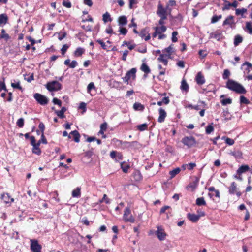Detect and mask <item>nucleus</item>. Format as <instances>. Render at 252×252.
<instances>
[{
	"mask_svg": "<svg viewBox=\"0 0 252 252\" xmlns=\"http://www.w3.org/2000/svg\"><path fill=\"white\" fill-rule=\"evenodd\" d=\"M103 20L104 23H106L108 21L111 22L112 21L110 15L108 12H106L103 15Z\"/></svg>",
	"mask_w": 252,
	"mask_h": 252,
	"instance_id": "35",
	"label": "nucleus"
},
{
	"mask_svg": "<svg viewBox=\"0 0 252 252\" xmlns=\"http://www.w3.org/2000/svg\"><path fill=\"white\" fill-rule=\"evenodd\" d=\"M241 69L244 70V72L249 73L252 70V65L250 63L245 62L242 65Z\"/></svg>",
	"mask_w": 252,
	"mask_h": 252,
	"instance_id": "13",
	"label": "nucleus"
},
{
	"mask_svg": "<svg viewBox=\"0 0 252 252\" xmlns=\"http://www.w3.org/2000/svg\"><path fill=\"white\" fill-rule=\"evenodd\" d=\"M172 52L173 48L171 46H169L168 47L163 50V54L166 55L168 58H170Z\"/></svg>",
	"mask_w": 252,
	"mask_h": 252,
	"instance_id": "26",
	"label": "nucleus"
},
{
	"mask_svg": "<svg viewBox=\"0 0 252 252\" xmlns=\"http://www.w3.org/2000/svg\"><path fill=\"white\" fill-rule=\"evenodd\" d=\"M0 38L4 39L6 41H7L10 38L9 35L7 33H6L4 29H2L1 30Z\"/></svg>",
	"mask_w": 252,
	"mask_h": 252,
	"instance_id": "37",
	"label": "nucleus"
},
{
	"mask_svg": "<svg viewBox=\"0 0 252 252\" xmlns=\"http://www.w3.org/2000/svg\"><path fill=\"white\" fill-rule=\"evenodd\" d=\"M46 88L50 92L57 91L61 89L62 84L57 81H53L47 83Z\"/></svg>",
	"mask_w": 252,
	"mask_h": 252,
	"instance_id": "2",
	"label": "nucleus"
},
{
	"mask_svg": "<svg viewBox=\"0 0 252 252\" xmlns=\"http://www.w3.org/2000/svg\"><path fill=\"white\" fill-rule=\"evenodd\" d=\"M77 65H78V63H77V61H76L75 60H73V61H72V62L70 63L69 64V66L70 68H74Z\"/></svg>",
	"mask_w": 252,
	"mask_h": 252,
	"instance_id": "62",
	"label": "nucleus"
},
{
	"mask_svg": "<svg viewBox=\"0 0 252 252\" xmlns=\"http://www.w3.org/2000/svg\"><path fill=\"white\" fill-rule=\"evenodd\" d=\"M127 23V18L126 16H121L118 18V25L120 26L126 25Z\"/></svg>",
	"mask_w": 252,
	"mask_h": 252,
	"instance_id": "22",
	"label": "nucleus"
},
{
	"mask_svg": "<svg viewBox=\"0 0 252 252\" xmlns=\"http://www.w3.org/2000/svg\"><path fill=\"white\" fill-rule=\"evenodd\" d=\"M224 2L225 3V4H224V6L222 8V10L223 11L229 10L230 9V6H231V3L226 0H224Z\"/></svg>",
	"mask_w": 252,
	"mask_h": 252,
	"instance_id": "49",
	"label": "nucleus"
},
{
	"mask_svg": "<svg viewBox=\"0 0 252 252\" xmlns=\"http://www.w3.org/2000/svg\"><path fill=\"white\" fill-rule=\"evenodd\" d=\"M188 219L193 222H195L199 219V216L195 214L189 213L187 215Z\"/></svg>",
	"mask_w": 252,
	"mask_h": 252,
	"instance_id": "20",
	"label": "nucleus"
},
{
	"mask_svg": "<svg viewBox=\"0 0 252 252\" xmlns=\"http://www.w3.org/2000/svg\"><path fill=\"white\" fill-rule=\"evenodd\" d=\"M156 234L160 240H164L166 235L164 230L159 226L157 227Z\"/></svg>",
	"mask_w": 252,
	"mask_h": 252,
	"instance_id": "12",
	"label": "nucleus"
},
{
	"mask_svg": "<svg viewBox=\"0 0 252 252\" xmlns=\"http://www.w3.org/2000/svg\"><path fill=\"white\" fill-rule=\"evenodd\" d=\"M221 103L222 105H226L227 104H230L232 103V99L230 98L223 99L221 100Z\"/></svg>",
	"mask_w": 252,
	"mask_h": 252,
	"instance_id": "46",
	"label": "nucleus"
},
{
	"mask_svg": "<svg viewBox=\"0 0 252 252\" xmlns=\"http://www.w3.org/2000/svg\"><path fill=\"white\" fill-rule=\"evenodd\" d=\"M196 81L198 85H202L205 83V79L201 72H198L196 76Z\"/></svg>",
	"mask_w": 252,
	"mask_h": 252,
	"instance_id": "18",
	"label": "nucleus"
},
{
	"mask_svg": "<svg viewBox=\"0 0 252 252\" xmlns=\"http://www.w3.org/2000/svg\"><path fill=\"white\" fill-rule=\"evenodd\" d=\"M213 123L207 126L206 128V133L207 134H210L214 131V127L212 126Z\"/></svg>",
	"mask_w": 252,
	"mask_h": 252,
	"instance_id": "43",
	"label": "nucleus"
},
{
	"mask_svg": "<svg viewBox=\"0 0 252 252\" xmlns=\"http://www.w3.org/2000/svg\"><path fill=\"white\" fill-rule=\"evenodd\" d=\"M8 16L6 14H1L0 15V26H3L5 25L8 21Z\"/></svg>",
	"mask_w": 252,
	"mask_h": 252,
	"instance_id": "19",
	"label": "nucleus"
},
{
	"mask_svg": "<svg viewBox=\"0 0 252 252\" xmlns=\"http://www.w3.org/2000/svg\"><path fill=\"white\" fill-rule=\"evenodd\" d=\"M148 127V125L147 124L144 123L142 124L139 125H138L137 126V128L138 130H139L140 131H143L147 129Z\"/></svg>",
	"mask_w": 252,
	"mask_h": 252,
	"instance_id": "39",
	"label": "nucleus"
},
{
	"mask_svg": "<svg viewBox=\"0 0 252 252\" xmlns=\"http://www.w3.org/2000/svg\"><path fill=\"white\" fill-rule=\"evenodd\" d=\"M16 124L18 127H19L20 128L23 127V126H24V119L22 118L19 119L16 122Z\"/></svg>",
	"mask_w": 252,
	"mask_h": 252,
	"instance_id": "48",
	"label": "nucleus"
},
{
	"mask_svg": "<svg viewBox=\"0 0 252 252\" xmlns=\"http://www.w3.org/2000/svg\"><path fill=\"white\" fill-rule=\"evenodd\" d=\"M85 52L84 49L78 47L74 52V55L76 57L81 56Z\"/></svg>",
	"mask_w": 252,
	"mask_h": 252,
	"instance_id": "28",
	"label": "nucleus"
},
{
	"mask_svg": "<svg viewBox=\"0 0 252 252\" xmlns=\"http://www.w3.org/2000/svg\"><path fill=\"white\" fill-rule=\"evenodd\" d=\"M58 39L59 40H62L64 37H65L66 35V33L65 32H63V33L60 32L58 33Z\"/></svg>",
	"mask_w": 252,
	"mask_h": 252,
	"instance_id": "58",
	"label": "nucleus"
},
{
	"mask_svg": "<svg viewBox=\"0 0 252 252\" xmlns=\"http://www.w3.org/2000/svg\"><path fill=\"white\" fill-rule=\"evenodd\" d=\"M222 18V15H214L211 18V23L214 24L217 22Z\"/></svg>",
	"mask_w": 252,
	"mask_h": 252,
	"instance_id": "38",
	"label": "nucleus"
},
{
	"mask_svg": "<svg viewBox=\"0 0 252 252\" xmlns=\"http://www.w3.org/2000/svg\"><path fill=\"white\" fill-rule=\"evenodd\" d=\"M167 58H168L166 55H165L164 54H162L158 58V60L161 62H162L164 65H166L168 63Z\"/></svg>",
	"mask_w": 252,
	"mask_h": 252,
	"instance_id": "30",
	"label": "nucleus"
},
{
	"mask_svg": "<svg viewBox=\"0 0 252 252\" xmlns=\"http://www.w3.org/2000/svg\"><path fill=\"white\" fill-rule=\"evenodd\" d=\"M226 88L238 94H245L246 90L240 84L232 80L228 79L226 85Z\"/></svg>",
	"mask_w": 252,
	"mask_h": 252,
	"instance_id": "1",
	"label": "nucleus"
},
{
	"mask_svg": "<svg viewBox=\"0 0 252 252\" xmlns=\"http://www.w3.org/2000/svg\"><path fill=\"white\" fill-rule=\"evenodd\" d=\"M97 42H98L99 44H100L101 45L102 48L103 49L106 50L107 49V46L105 44V43L101 39H97Z\"/></svg>",
	"mask_w": 252,
	"mask_h": 252,
	"instance_id": "54",
	"label": "nucleus"
},
{
	"mask_svg": "<svg viewBox=\"0 0 252 252\" xmlns=\"http://www.w3.org/2000/svg\"><path fill=\"white\" fill-rule=\"evenodd\" d=\"M35 99L37 101L38 103L42 105H46L48 102V98L44 95L39 94L35 93L33 95Z\"/></svg>",
	"mask_w": 252,
	"mask_h": 252,
	"instance_id": "6",
	"label": "nucleus"
},
{
	"mask_svg": "<svg viewBox=\"0 0 252 252\" xmlns=\"http://www.w3.org/2000/svg\"><path fill=\"white\" fill-rule=\"evenodd\" d=\"M119 32L121 34L125 35L127 32V30L125 28L120 27L119 29Z\"/></svg>",
	"mask_w": 252,
	"mask_h": 252,
	"instance_id": "59",
	"label": "nucleus"
},
{
	"mask_svg": "<svg viewBox=\"0 0 252 252\" xmlns=\"http://www.w3.org/2000/svg\"><path fill=\"white\" fill-rule=\"evenodd\" d=\"M148 32L146 30V29H142L140 32L139 33V36L142 37V38H143L145 36H146V35L147 34H148Z\"/></svg>",
	"mask_w": 252,
	"mask_h": 252,
	"instance_id": "51",
	"label": "nucleus"
},
{
	"mask_svg": "<svg viewBox=\"0 0 252 252\" xmlns=\"http://www.w3.org/2000/svg\"><path fill=\"white\" fill-rule=\"evenodd\" d=\"M41 141H39L37 143L32 145V152L37 155H40L41 153V151L39 148V146L40 145Z\"/></svg>",
	"mask_w": 252,
	"mask_h": 252,
	"instance_id": "15",
	"label": "nucleus"
},
{
	"mask_svg": "<svg viewBox=\"0 0 252 252\" xmlns=\"http://www.w3.org/2000/svg\"><path fill=\"white\" fill-rule=\"evenodd\" d=\"M159 117L158 118V122L159 123H162L164 121L165 119L167 116L166 111L162 108L159 109Z\"/></svg>",
	"mask_w": 252,
	"mask_h": 252,
	"instance_id": "14",
	"label": "nucleus"
},
{
	"mask_svg": "<svg viewBox=\"0 0 252 252\" xmlns=\"http://www.w3.org/2000/svg\"><path fill=\"white\" fill-rule=\"evenodd\" d=\"M250 170V167L248 165H243L241 166L237 171V172L239 174L245 173Z\"/></svg>",
	"mask_w": 252,
	"mask_h": 252,
	"instance_id": "21",
	"label": "nucleus"
},
{
	"mask_svg": "<svg viewBox=\"0 0 252 252\" xmlns=\"http://www.w3.org/2000/svg\"><path fill=\"white\" fill-rule=\"evenodd\" d=\"M245 30H247L248 32L250 34H252V25L251 22H246Z\"/></svg>",
	"mask_w": 252,
	"mask_h": 252,
	"instance_id": "40",
	"label": "nucleus"
},
{
	"mask_svg": "<svg viewBox=\"0 0 252 252\" xmlns=\"http://www.w3.org/2000/svg\"><path fill=\"white\" fill-rule=\"evenodd\" d=\"M11 86L13 88L18 89L19 90H22V89L21 86L20 85V83L19 82H16V83H12Z\"/></svg>",
	"mask_w": 252,
	"mask_h": 252,
	"instance_id": "53",
	"label": "nucleus"
},
{
	"mask_svg": "<svg viewBox=\"0 0 252 252\" xmlns=\"http://www.w3.org/2000/svg\"><path fill=\"white\" fill-rule=\"evenodd\" d=\"M135 176V179L136 181H139L141 179V174L139 172H135L134 174Z\"/></svg>",
	"mask_w": 252,
	"mask_h": 252,
	"instance_id": "64",
	"label": "nucleus"
},
{
	"mask_svg": "<svg viewBox=\"0 0 252 252\" xmlns=\"http://www.w3.org/2000/svg\"><path fill=\"white\" fill-rule=\"evenodd\" d=\"M166 27L162 26L161 27H156L154 28L155 32L152 34L153 38L156 37L158 34L163 33L166 31Z\"/></svg>",
	"mask_w": 252,
	"mask_h": 252,
	"instance_id": "11",
	"label": "nucleus"
},
{
	"mask_svg": "<svg viewBox=\"0 0 252 252\" xmlns=\"http://www.w3.org/2000/svg\"><path fill=\"white\" fill-rule=\"evenodd\" d=\"M222 139H225V142L229 145H233L234 144V140L228 137H222Z\"/></svg>",
	"mask_w": 252,
	"mask_h": 252,
	"instance_id": "42",
	"label": "nucleus"
},
{
	"mask_svg": "<svg viewBox=\"0 0 252 252\" xmlns=\"http://www.w3.org/2000/svg\"><path fill=\"white\" fill-rule=\"evenodd\" d=\"M1 198L5 203H8L14 201V199L11 198L8 193H3L1 194Z\"/></svg>",
	"mask_w": 252,
	"mask_h": 252,
	"instance_id": "16",
	"label": "nucleus"
},
{
	"mask_svg": "<svg viewBox=\"0 0 252 252\" xmlns=\"http://www.w3.org/2000/svg\"><path fill=\"white\" fill-rule=\"evenodd\" d=\"M56 114L57 115L58 117H59L61 118H63L65 117V116L64 115V113H63L61 111L59 110H56L55 111Z\"/></svg>",
	"mask_w": 252,
	"mask_h": 252,
	"instance_id": "63",
	"label": "nucleus"
},
{
	"mask_svg": "<svg viewBox=\"0 0 252 252\" xmlns=\"http://www.w3.org/2000/svg\"><path fill=\"white\" fill-rule=\"evenodd\" d=\"M69 48V46L67 44H64L63 46L61 48V52L63 55H64L67 49Z\"/></svg>",
	"mask_w": 252,
	"mask_h": 252,
	"instance_id": "60",
	"label": "nucleus"
},
{
	"mask_svg": "<svg viewBox=\"0 0 252 252\" xmlns=\"http://www.w3.org/2000/svg\"><path fill=\"white\" fill-rule=\"evenodd\" d=\"M223 26L229 25L232 29L235 28L236 23L234 22V17L232 15L228 16L223 22Z\"/></svg>",
	"mask_w": 252,
	"mask_h": 252,
	"instance_id": "10",
	"label": "nucleus"
},
{
	"mask_svg": "<svg viewBox=\"0 0 252 252\" xmlns=\"http://www.w3.org/2000/svg\"><path fill=\"white\" fill-rule=\"evenodd\" d=\"M181 169L180 168L178 167L174 169L171 170L169 172V174L170 175L171 178H174L176 175L180 173Z\"/></svg>",
	"mask_w": 252,
	"mask_h": 252,
	"instance_id": "31",
	"label": "nucleus"
},
{
	"mask_svg": "<svg viewBox=\"0 0 252 252\" xmlns=\"http://www.w3.org/2000/svg\"><path fill=\"white\" fill-rule=\"evenodd\" d=\"M53 102L54 104L58 105L59 106H62V102L60 100L57 98H54L53 99Z\"/></svg>",
	"mask_w": 252,
	"mask_h": 252,
	"instance_id": "61",
	"label": "nucleus"
},
{
	"mask_svg": "<svg viewBox=\"0 0 252 252\" xmlns=\"http://www.w3.org/2000/svg\"><path fill=\"white\" fill-rule=\"evenodd\" d=\"M118 152L115 151H112L110 152V156L112 159H115L116 161H117V159L116 158V157L117 155Z\"/></svg>",
	"mask_w": 252,
	"mask_h": 252,
	"instance_id": "55",
	"label": "nucleus"
},
{
	"mask_svg": "<svg viewBox=\"0 0 252 252\" xmlns=\"http://www.w3.org/2000/svg\"><path fill=\"white\" fill-rule=\"evenodd\" d=\"M230 155H232L233 156L235 157L236 158H241L242 156V153L241 151L237 150V151H234L230 152Z\"/></svg>",
	"mask_w": 252,
	"mask_h": 252,
	"instance_id": "33",
	"label": "nucleus"
},
{
	"mask_svg": "<svg viewBox=\"0 0 252 252\" xmlns=\"http://www.w3.org/2000/svg\"><path fill=\"white\" fill-rule=\"evenodd\" d=\"M167 8L168 6L166 8H164L162 5L160 4L158 5V10L157 11V14L162 19H167Z\"/></svg>",
	"mask_w": 252,
	"mask_h": 252,
	"instance_id": "7",
	"label": "nucleus"
},
{
	"mask_svg": "<svg viewBox=\"0 0 252 252\" xmlns=\"http://www.w3.org/2000/svg\"><path fill=\"white\" fill-rule=\"evenodd\" d=\"M31 250L32 252H41V246L36 240H31Z\"/></svg>",
	"mask_w": 252,
	"mask_h": 252,
	"instance_id": "8",
	"label": "nucleus"
},
{
	"mask_svg": "<svg viewBox=\"0 0 252 252\" xmlns=\"http://www.w3.org/2000/svg\"><path fill=\"white\" fill-rule=\"evenodd\" d=\"M196 204L198 206L205 205L206 202L203 197H199L196 200Z\"/></svg>",
	"mask_w": 252,
	"mask_h": 252,
	"instance_id": "36",
	"label": "nucleus"
},
{
	"mask_svg": "<svg viewBox=\"0 0 252 252\" xmlns=\"http://www.w3.org/2000/svg\"><path fill=\"white\" fill-rule=\"evenodd\" d=\"M247 11V9L243 8L242 9H236L235 13L236 15H241L242 18H245L244 13Z\"/></svg>",
	"mask_w": 252,
	"mask_h": 252,
	"instance_id": "27",
	"label": "nucleus"
},
{
	"mask_svg": "<svg viewBox=\"0 0 252 252\" xmlns=\"http://www.w3.org/2000/svg\"><path fill=\"white\" fill-rule=\"evenodd\" d=\"M136 71L137 70L135 68H132L130 70L128 71L125 76L122 78L123 81L128 84V80L130 78H132L133 80L135 79L136 78Z\"/></svg>",
	"mask_w": 252,
	"mask_h": 252,
	"instance_id": "4",
	"label": "nucleus"
},
{
	"mask_svg": "<svg viewBox=\"0 0 252 252\" xmlns=\"http://www.w3.org/2000/svg\"><path fill=\"white\" fill-rule=\"evenodd\" d=\"M81 196V188L77 187L72 191V196L73 197L79 198Z\"/></svg>",
	"mask_w": 252,
	"mask_h": 252,
	"instance_id": "25",
	"label": "nucleus"
},
{
	"mask_svg": "<svg viewBox=\"0 0 252 252\" xmlns=\"http://www.w3.org/2000/svg\"><path fill=\"white\" fill-rule=\"evenodd\" d=\"M64 7H66L68 8H69L71 7V3L68 0H64L62 3Z\"/></svg>",
	"mask_w": 252,
	"mask_h": 252,
	"instance_id": "52",
	"label": "nucleus"
},
{
	"mask_svg": "<svg viewBox=\"0 0 252 252\" xmlns=\"http://www.w3.org/2000/svg\"><path fill=\"white\" fill-rule=\"evenodd\" d=\"M230 75V72L229 70L228 69H225L222 75V78L223 79L226 80L228 79Z\"/></svg>",
	"mask_w": 252,
	"mask_h": 252,
	"instance_id": "47",
	"label": "nucleus"
},
{
	"mask_svg": "<svg viewBox=\"0 0 252 252\" xmlns=\"http://www.w3.org/2000/svg\"><path fill=\"white\" fill-rule=\"evenodd\" d=\"M123 219L126 222L134 223L135 221V219L131 214L130 209L128 207H126L125 209Z\"/></svg>",
	"mask_w": 252,
	"mask_h": 252,
	"instance_id": "5",
	"label": "nucleus"
},
{
	"mask_svg": "<svg viewBox=\"0 0 252 252\" xmlns=\"http://www.w3.org/2000/svg\"><path fill=\"white\" fill-rule=\"evenodd\" d=\"M103 202H105L106 204L110 203V199L107 198V196L105 194L103 195V198L99 201L100 203H102Z\"/></svg>",
	"mask_w": 252,
	"mask_h": 252,
	"instance_id": "44",
	"label": "nucleus"
},
{
	"mask_svg": "<svg viewBox=\"0 0 252 252\" xmlns=\"http://www.w3.org/2000/svg\"><path fill=\"white\" fill-rule=\"evenodd\" d=\"M229 193L230 194H236L238 197H239L241 195V193L238 191V188H237L236 183L234 182L231 183L230 186L228 188Z\"/></svg>",
	"mask_w": 252,
	"mask_h": 252,
	"instance_id": "9",
	"label": "nucleus"
},
{
	"mask_svg": "<svg viewBox=\"0 0 252 252\" xmlns=\"http://www.w3.org/2000/svg\"><path fill=\"white\" fill-rule=\"evenodd\" d=\"M70 134L73 135L74 138V140L75 142L78 143L80 141V135L77 130H74L70 132Z\"/></svg>",
	"mask_w": 252,
	"mask_h": 252,
	"instance_id": "24",
	"label": "nucleus"
},
{
	"mask_svg": "<svg viewBox=\"0 0 252 252\" xmlns=\"http://www.w3.org/2000/svg\"><path fill=\"white\" fill-rule=\"evenodd\" d=\"M133 107L136 111H143L144 109V106L138 102H135L133 104Z\"/></svg>",
	"mask_w": 252,
	"mask_h": 252,
	"instance_id": "29",
	"label": "nucleus"
},
{
	"mask_svg": "<svg viewBox=\"0 0 252 252\" xmlns=\"http://www.w3.org/2000/svg\"><path fill=\"white\" fill-rule=\"evenodd\" d=\"M121 167L124 173H127L129 168V166L126 163L123 162L121 163Z\"/></svg>",
	"mask_w": 252,
	"mask_h": 252,
	"instance_id": "41",
	"label": "nucleus"
},
{
	"mask_svg": "<svg viewBox=\"0 0 252 252\" xmlns=\"http://www.w3.org/2000/svg\"><path fill=\"white\" fill-rule=\"evenodd\" d=\"M240 100L241 104H248L250 103V101L243 95L240 96Z\"/></svg>",
	"mask_w": 252,
	"mask_h": 252,
	"instance_id": "45",
	"label": "nucleus"
},
{
	"mask_svg": "<svg viewBox=\"0 0 252 252\" xmlns=\"http://www.w3.org/2000/svg\"><path fill=\"white\" fill-rule=\"evenodd\" d=\"M137 3V0H129V8L131 9L133 8V5Z\"/></svg>",
	"mask_w": 252,
	"mask_h": 252,
	"instance_id": "57",
	"label": "nucleus"
},
{
	"mask_svg": "<svg viewBox=\"0 0 252 252\" xmlns=\"http://www.w3.org/2000/svg\"><path fill=\"white\" fill-rule=\"evenodd\" d=\"M140 69L146 74H148L150 72V69L149 66L145 63H142Z\"/></svg>",
	"mask_w": 252,
	"mask_h": 252,
	"instance_id": "32",
	"label": "nucleus"
},
{
	"mask_svg": "<svg viewBox=\"0 0 252 252\" xmlns=\"http://www.w3.org/2000/svg\"><path fill=\"white\" fill-rule=\"evenodd\" d=\"M95 87L93 82L90 83L87 86V91L90 92L92 89H94Z\"/></svg>",
	"mask_w": 252,
	"mask_h": 252,
	"instance_id": "56",
	"label": "nucleus"
},
{
	"mask_svg": "<svg viewBox=\"0 0 252 252\" xmlns=\"http://www.w3.org/2000/svg\"><path fill=\"white\" fill-rule=\"evenodd\" d=\"M115 141L121 144V149H125L131 146V143L129 142L122 141L118 139H116Z\"/></svg>",
	"mask_w": 252,
	"mask_h": 252,
	"instance_id": "17",
	"label": "nucleus"
},
{
	"mask_svg": "<svg viewBox=\"0 0 252 252\" xmlns=\"http://www.w3.org/2000/svg\"><path fill=\"white\" fill-rule=\"evenodd\" d=\"M242 41V37L240 35H237L235 37L234 44L236 46L241 43Z\"/></svg>",
	"mask_w": 252,
	"mask_h": 252,
	"instance_id": "34",
	"label": "nucleus"
},
{
	"mask_svg": "<svg viewBox=\"0 0 252 252\" xmlns=\"http://www.w3.org/2000/svg\"><path fill=\"white\" fill-rule=\"evenodd\" d=\"M178 32L177 31H174L172 33V41L173 42H176L177 41L178 39L176 36L178 35Z\"/></svg>",
	"mask_w": 252,
	"mask_h": 252,
	"instance_id": "50",
	"label": "nucleus"
},
{
	"mask_svg": "<svg viewBox=\"0 0 252 252\" xmlns=\"http://www.w3.org/2000/svg\"><path fill=\"white\" fill-rule=\"evenodd\" d=\"M180 88L182 91L188 92L189 90V86L187 82L185 80H183L181 82Z\"/></svg>",
	"mask_w": 252,
	"mask_h": 252,
	"instance_id": "23",
	"label": "nucleus"
},
{
	"mask_svg": "<svg viewBox=\"0 0 252 252\" xmlns=\"http://www.w3.org/2000/svg\"><path fill=\"white\" fill-rule=\"evenodd\" d=\"M181 142L188 148L194 146L196 143V141L193 136H185L182 138Z\"/></svg>",
	"mask_w": 252,
	"mask_h": 252,
	"instance_id": "3",
	"label": "nucleus"
}]
</instances>
